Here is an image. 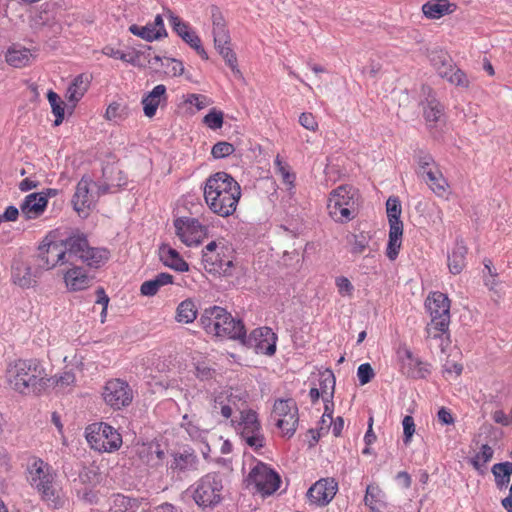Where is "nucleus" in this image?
Here are the masks:
<instances>
[{
    "label": "nucleus",
    "instance_id": "obj_47",
    "mask_svg": "<svg viewBox=\"0 0 512 512\" xmlns=\"http://www.w3.org/2000/svg\"><path fill=\"white\" fill-rule=\"evenodd\" d=\"M195 463V457L192 454H180L174 457V468L186 470L191 468Z\"/></svg>",
    "mask_w": 512,
    "mask_h": 512
},
{
    "label": "nucleus",
    "instance_id": "obj_48",
    "mask_svg": "<svg viewBox=\"0 0 512 512\" xmlns=\"http://www.w3.org/2000/svg\"><path fill=\"white\" fill-rule=\"evenodd\" d=\"M464 251L459 249L454 251L452 257L449 260V269L452 273L457 274L463 267Z\"/></svg>",
    "mask_w": 512,
    "mask_h": 512
},
{
    "label": "nucleus",
    "instance_id": "obj_1",
    "mask_svg": "<svg viewBox=\"0 0 512 512\" xmlns=\"http://www.w3.org/2000/svg\"><path fill=\"white\" fill-rule=\"evenodd\" d=\"M39 257L46 269L75 264L79 260L98 266L108 258L106 250L90 248L83 234L75 233L62 241L45 239L39 246Z\"/></svg>",
    "mask_w": 512,
    "mask_h": 512
},
{
    "label": "nucleus",
    "instance_id": "obj_56",
    "mask_svg": "<svg viewBox=\"0 0 512 512\" xmlns=\"http://www.w3.org/2000/svg\"><path fill=\"white\" fill-rule=\"evenodd\" d=\"M121 117L120 104L117 102L110 103L105 111L104 118L107 121H114Z\"/></svg>",
    "mask_w": 512,
    "mask_h": 512
},
{
    "label": "nucleus",
    "instance_id": "obj_46",
    "mask_svg": "<svg viewBox=\"0 0 512 512\" xmlns=\"http://www.w3.org/2000/svg\"><path fill=\"white\" fill-rule=\"evenodd\" d=\"M380 494L381 490L378 487L368 486L366 489L365 502L372 511L376 510L377 504L380 502Z\"/></svg>",
    "mask_w": 512,
    "mask_h": 512
},
{
    "label": "nucleus",
    "instance_id": "obj_54",
    "mask_svg": "<svg viewBox=\"0 0 512 512\" xmlns=\"http://www.w3.org/2000/svg\"><path fill=\"white\" fill-rule=\"evenodd\" d=\"M170 22L172 24L173 29L177 32V34L182 38L190 32V28L188 25L180 20V18L176 15H170Z\"/></svg>",
    "mask_w": 512,
    "mask_h": 512
},
{
    "label": "nucleus",
    "instance_id": "obj_32",
    "mask_svg": "<svg viewBox=\"0 0 512 512\" xmlns=\"http://www.w3.org/2000/svg\"><path fill=\"white\" fill-rule=\"evenodd\" d=\"M215 46L231 68H236L237 57L230 45L229 33H222L221 37L214 38Z\"/></svg>",
    "mask_w": 512,
    "mask_h": 512
},
{
    "label": "nucleus",
    "instance_id": "obj_11",
    "mask_svg": "<svg viewBox=\"0 0 512 512\" xmlns=\"http://www.w3.org/2000/svg\"><path fill=\"white\" fill-rule=\"evenodd\" d=\"M273 417L277 427L287 437L294 435L299 422L298 408L292 400L280 399L273 407Z\"/></svg>",
    "mask_w": 512,
    "mask_h": 512
},
{
    "label": "nucleus",
    "instance_id": "obj_37",
    "mask_svg": "<svg viewBox=\"0 0 512 512\" xmlns=\"http://www.w3.org/2000/svg\"><path fill=\"white\" fill-rule=\"evenodd\" d=\"M426 175L430 181L429 186L431 190L439 196L443 195L449 185L446 179L443 177L442 173L435 169L427 171Z\"/></svg>",
    "mask_w": 512,
    "mask_h": 512
},
{
    "label": "nucleus",
    "instance_id": "obj_49",
    "mask_svg": "<svg viewBox=\"0 0 512 512\" xmlns=\"http://www.w3.org/2000/svg\"><path fill=\"white\" fill-rule=\"evenodd\" d=\"M402 425H403L404 442L407 444L411 441V439L416 431V426H415L414 419L412 418V416H409V415L405 416L403 418Z\"/></svg>",
    "mask_w": 512,
    "mask_h": 512
},
{
    "label": "nucleus",
    "instance_id": "obj_22",
    "mask_svg": "<svg viewBox=\"0 0 512 512\" xmlns=\"http://www.w3.org/2000/svg\"><path fill=\"white\" fill-rule=\"evenodd\" d=\"M457 8V4L450 0H429L422 5L421 10L427 19L438 20L453 14Z\"/></svg>",
    "mask_w": 512,
    "mask_h": 512
},
{
    "label": "nucleus",
    "instance_id": "obj_38",
    "mask_svg": "<svg viewBox=\"0 0 512 512\" xmlns=\"http://www.w3.org/2000/svg\"><path fill=\"white\" fill-rule=\"evenodd\" d=\"M109 512H140L139 504L134 499L119 495L114 499Z\"/></svg>",
    "mask_w": 512,
    "mask_h": 512
},
{
    "label": "nucleus",
    "instance_id": "obj_4",
    "mask_svg": "<svg viewBox=\"0 0 512 512\" xmlns=\"http://www.w3.org/2000/svg\"><path fill=\"white\" fill-rule=\"evenodd\" d=\"M85 439L89 447L101 454H111L123 445L122 435L106 422H95L85 428Z\"/></svg>",
    "mask_w": 512,
    "mask_h": 512
},
{
    "label": "nucleus",
    "instance_id": "obj_41",
    "mask_svg": "<svg viewBox=\"0 0 512 512\" xmlns=\"http://www.w3.org/2000/svg\"><path fill=\"white\" fill-rule=\"evenodd\" d=\"M492 456V448L487 444H483L480 452L474 456L471 463L476 470L483 472L485 465L492 459Z\"/></svg>",
    "mask_w": 512,
    "mask_h": 512
},
{
    "label": "nucleus",
    "instance_id": "obj_19",
    "mask_svg": "<svg viewBox=\"0 0 512 512\" xmlns=\"http://www.w3.org/2000/svg\"><path fill=\"white\" fill-rule=\"evenodd\" d=\"M225 247L212 241L206 247L203 253L204 268L209 273H220L225 271L224 267H229L231 261L224 259Z\"/></svg>",
    "mask_w": 512,
    "mask_h": 512
},
{
    "label": "nucleus",
    "instance_id": "obj_58",
    "mask_svg": "<svg viewBox=\"0 0 512 512\" xmlns=\"http://www.w3.org/2000/svg\"><path fill=\"white\" fill-rule=\"evenodd\" d=\"M336 284L342 295L350 296L352 294L353 286L348 278L340 277L336 280Z\"/></svg>",
    "mask_w": 512,
    "mask_h": 512
},
{
    "label": "nucleus",
    "instance_id": "obj_15",
    "mask_svg": "<svg viewBox=\"0 0 512 512\" xmlns=\"http://www.w3.org/2000/svg\"><path fill=\"white\" fill-rule=\"evenodd\" d=\"M175 228L181 241L188 246L198 245L206 237V228L193 218L177 219Z\"/></svg>",
    "mask_w": 512,
    "mask_h": 512
},
{
    "label": "nucleus",
    "instance_id": "obj_7",
    "mask_svg": "<svg viewBox=\"0 0 512 512\" xmlns=\"http://www.w3.org/2000/svg\"><path fill=\"white\" fill-rule=\"evenodd\" d=\"M280 482V476L264 463H258L245 479L247 488L262 496L275 493L280 486Z\"/></svg>",
    "mask_w": 512,
    "mask_h": 512
},
{
    "label": "nucleus",
    "instance_id": "obj_51",
    "mask_svg": "<svg viewBox=\"0 0 512 512\" xmlns=\"http://www.w3.org/2000/svg\"><path fill=\"white\" fill-rule=\"evenodd\" d=\"M369 244V237L364 234L355 235L352 242V253H363Z\"/></svg>",
    "mask_w": 512,
    "mask_h": 512
},
{
    "label": "nucleus",
    "instance_id": "obj_10",
    "mask_svg": "<svg viewBox=\"0 0 512 512\" xmlns=\"http://www.w3.org/2000/svg\"><path fill=\"white\" fill-rule=\"evenodd\" d=\"M353 203V193L348 186H339L330 193L328 199L329 215L339 223H345L352 219L350 205Z\"/></svg>",
    "mask_w": 512,
    "mask_h": 512
},
{
    "label": "nucleus",
    "instance_id": "obj_50",
    "mask_svg": "<svg viewBox=\"0 0 512 512\" xmlns=\"http://www.w3.org/2000/svg\"><path fill=\"white\" fill-rule=\"evenodd\" d=\"M335 387L334 375L330 372L325 373L321 376V387L320 391L322 395L332 394Z\"/></svg>",
    "mask_w": 512,
    "mask_h": 512
},
{
    "label": "nucleus",
    "instance_id": "obj_39",
    "mask_svg": "<svg viewBox=\"0 0 512 512\" xmlns=\"http://www.w3.org/2000/svg\"><path fill=\"white\" fill-rule=\"evenodd\" d=\"M47 99L49 101V104L51 106L52 112L55 115V121L54 125L59 126L63 120H64V107L63 102L61 101L60 97L57 93L50 90L47 93Z\"/></svg>",
    "mask_w": 512,
    "mask_h": 512
},
{
    "label": "nucleus",
    "instance_id": "obj_8",
    "mask_svg": "<svg viewBox=\"0 0 512 512\" xmlns=\"http://www.w3.org/2000/svg\"><path fill=\"white\" fill-rule=\"evenodd\" d=\"M133 398V390L125 380L110 379L103 387L102 399L107 406L115 411L128 407Z\"/></svg>",
    "mask_w": 512,
    "mask_h": 512
},
{
    "label": "nucleus",
    "instance_id": "obj_62",
    "mask_svg": "<svg viewBox=\"0 0 512 512\" xmlns=\"http://www.w3.org/2000/svg\"><path fill=\"white\" fill-rule=\"evenodd\" d=\"M185 103L194 105L197 110H202L205 107L204 98L197 94H190L186 97Z\"/></svg>",
    "mask_w": 512,
    "mask_h": 512
},
{
    "label": "nucleus",
    "instance_id": "obj_24",
    "mask_svg": "<svg viewBox=\"0 0 512 512\" xmlns=\"http://www.w3.org/2000/svg\"><path fill=\"white\" fill-rule=\"evenodd\" d=\"M166 101V87L163 84L155 86L143 99V113L147 118L156 115L158 107Z\"/></svg>",
    "mask_w": 512,
    "mask_h": 512
},
{
    "label": "nucleus",
    "instance_id": "obj_27",
    "mask_svg": "<svg viewBox=\"0 0 512 512\" xmlns=\"http://www.w3.org/2000/svg\"><path fill=\"white\" fill-rule=\"evenodd\" d=\"M47 206V198L40 193H32L28 195L21 205L23 215L28 218L39 216Z\"/></svg>",
    "mask_w": 512,
    "mask_h": 512
},
{
    "label": "nucleus",
    "instance_id": "obj_2",
    "mask_svg": "<svg viewBox=\"0 0 512 512\" xmlns=\"http://www.w3.org/2000/svg\"><path fill=\"white\" fill-rule=\"evenodd\" d=\"M203 195L206 205L214 214L228 217L237 209L241 187L231 175L217 172L206 180Z\"/></svg>",
    "mask_w": 512,
    "mask_h": 512
},
{
    "label": "nucleus",
    "instance_id": "obj_12",
    "mask_svg": "<svg viewBox=\"0 0 512 512\" xmlns=\"http://www.w3.org/2000/svg\"><path fill=\"white\" fill-rule=\"evenodd\" d=\"M426 306L432 323L442 332L448 329L450 323V300L441 292H433L426 300Z\"/></svg>",
    "mask_w": 512,
    "mask_h": 512
},
{
    "label": "nucleus",
    "instance_id": "obj_61",
    "mask_svg": "<svg viewBox=\"0 0 512 512\" xmlns=\"http://www.w3.org/2000/svg\"><path fill=\"white\" fill-rule=\"evenodd\" d=\"M213 32L214 38L221 37L222 33H228V31L225 29V23L221 16L214 17Z\"/></svg>",
    "mask_w": 512,
    "mask_h": 512
},
{
    "label": "nucleus",
    "instance_id": "obj_53",
    "mask_svg": "<svg viewBox=\"0 0 512 512\" xmlns=\"http://www.w3.org/2000/svg\"><path fill=\"white\" fill-rule=\"evenodd\" d=\"M97 294V300L96 303L102 305V312H101V323L105 322L106 315H107V308L109 304V297L106 295L103 288H98L96 291Z\"/></svg>",
    "mask_w": 512,
    "mask_h": 512
},
{
    "label": "nucleus",
    "instance_id": "obj_59",
    "mask_svg": "<svg viewBox=\"0 0 512 512\" xmlns=\"http://www.w3.org/2000/svg\"><path fill=\"white\" fill-rule=\"evenodd\" d=\"M242 436L251 447L259 448L263 446L264 438L259 431L253 434H243Z\"/></svg>",
    "mask_w": 512,
    "mask_h": 512
},
{
    "label": "nucleus",
    "instance_id": "obj_29",
    "mask_svg": "<svg viewBox=\"0 0 512 512\" xmlns=\"http://www.w3.org/2000/svg\"><path fill=\"white\" fill-rule=\"evenodd\" d=\"M159 253L164 265L180 272H186L189 270L187 262H185L179 253L169 245L162 244L160 246Z\"/></svg>",
    "mask_w": 512,
    "mask_h": 512
},
{
    "label": "nucleus",
    "instance_id": "obj_30",
    "mask_svg": "<svg viewBox=\"0 0 512 512\" xmlns=\"http://www.w3.org/2000/svg\"><path fill=\"white\" fill-rule=\"evenodd\" d=\"M31 59V53L28 49L18 46H10L5 53V61L14 68L26 66Z\"/></svg>",
    "mask_w": 512,
    "mask_h": 512
},
{
    "label": "nucleus",
    "instance_id": "obj_36",
    "mask_svg": "<svg viewBox=\"0 0 512 512\" xmlns=\"http://www.w3.org/2000/svg\"><path fill=\"white\" fill-rule=\"evenodd\" d=\"M492 473L495 477L496 484L499 487H506L512 475V463L504 462L495 464L492 467Z\"/></svg>",
    "mask_w": 512,
    "mask_h": 512
},
{
    "label": "nucleus",
    "instance_id": "obj_42",
    "mask_svg": "<svg viewBox=\"0 0 512 512\" xmlns=\"http://www.w3.org/2000/svg\"><path fill=\"white\" fill-rule=\"evenodd\" d=\"M275 165L277 167V172L281 175L284 184L287 186L288 190H293L295 184V175L291 173L289 166L283 162V160L277 156L275 158Z\"/></svg>",
    "mask_w": 512,
    "mask_h": 512
},
{
    "label": "nucleus",
    "instance_id": "obj_35",
    "mask_svg": "<svg viewBox=\"0 0 512 512\" xmlns=\"http://www.w3.org/2000/svg\"><path fill=\"white\" fill-rule=\"evenodd\" d=\"M197 317V308L192 300L181 302L177 308V321L185 324L192 323Z\"/></svg>",
    "mask_w": 512,
    "mask_h": 512
},
{
    "label": "nucleus",
    "instance_id": "obj_20",
    "mask_svg": "<svg viewBox=\"0 0 512 512\" xmlns=\"http://www.w3.org/2000/svg\"><path fill=\"white\" fill-rule=\"evenodd\" d=\"M245 400L243 397L235 393L231 388H226L215 394L213 400V408L219 409L221 415L225 419H229L234 410H239L240 405H243Z\"/></svg>",
    "mask_w": 512,
    "mask_h": 512
},
{
    "label": "nucleus",
    "instance_id": "obj_25",
    "mask_svg": "<svg viewBox=\"0 0 512 512\" xmlns=\"http://www.w3.org/2000/svg\"><path fill=\"white\" fill-rule=\"evenodd\" d=\"M89 85L90 79L84 74H79L72 80L65 94V98L71 108H75L77 103L84 97Z\"/></svg>",
    "mask_w": 512,
    "mask_h": 512
},
{
    "label": "nucleus",
    "instance_id": "obj_34",
    "mask_svg": "<svg viewBox=\"0 0 512 512\" xmlns=\"http://www.w3.org/2000/svg\"><path fill=\"white\" fill-rule=\"evenodd\" d=\"M239 426L241 427L242 435L258 432L260 430V423L258 421L256 412L252 410L242 411Z\"/></svg>",
    "mask_w": 512,
    "mask_h": 512
},
{
    "label": "nucleus",
    "instance_id": "obj_63",
    "mask_svg": "<svg viewBox=\"0 0 512 512\" xmlns=\"http://www.w3.org/2000/svg\"><path fill=\"white\" fill-rule=\"evenodd\" d=\"M103 54L110 58H116V59H120L122 61L127 60V55L125 53L121 52L120 50L111 48V47L104 48Z\"/></svg>",
    "mask_w": 512,
    "mask_h": 512
},
{
    "label": "nucleus",
    "instance_id": "obj_28",
    "mask_svg": "<svg viewBox=\"0 0 512 512\" xmlns=\"http://www.w3.org/2000/svg\"><path fill=\"white\" fill-rule=\"evenodd\" d=\"M76 381V375L72 371H65L60 375H55L51 377H47L44 374V378L41 381V388L64 390L75 386Z\"/></svg>",
    "mask_w": 512,
    "mask_h": 512
},
{
    "label": "nucleus",
    "instance_id": "obj_43",
    "mask_svg": "<svg viewBox=\"0 0 512 512\" xmlns=\"http://www.w3.org/2000/svg\"><path fill=\"white\" fill-rule=\"evenodd\" d=\"M203 123L211 130H218L223 127L224 114L222 111L211 109L203 118Z\"/></svg>",
    "mask_w": 512,
    "mask_h": 512
},
{
    "label": "nucleus",
    "instance_id": "obj_60",
    "mask_svg": "<svg viewBox=\"0 0 512 512\" xmlns=\"http://www.w3.org/2000/svg\"><path fill=\"white\" fill-rule=\"evenodd\" d=\"M438 420L443 425H453L455 423V419L452 413L445 407H441L437 412Z\"/></svg>",
    "mask_w": 512,
    "mask_h": 512
},
{
    "label": "nucleus",
    "instance_id": "obj_14",
    "mask_svg": "<svg viewBox=\"0 0 512 512\" xmlns=\"http://www.w3.org/2000/svg\"><path fill=\"white\" fill-rule=\"evenodd\" d=\"M222 482L215 476L204 477L194 493V500L199 506L212 507L221 501Z\"/></svg>",
    "mask_w": 512,
    "mask_h": 512
},
{
    "label": "nucleus",
    "instance_id": "obj_13",
    "mask_svg": "<svg viewBox=\"0 0 512 512\" xmlns=\"http://www.w3.org/2000/svg\"><path fill=\"white\" fill-rule=\"evenodd\" d=\"M29 475L32 485L37 488L45 499H54V475L47 463L41 459L34 460L29 469Z\"/></svg>",
    "mask_w": 512,
    "mask_h": 512
},
{
    "label": "nucleus",
    "instance_id": "obj_40",
    "mask_svg": "<svg viewBox=\"0 0 512 512\" xmlns=\"http://www.w3.org/2000/svg\"><path fill=\"white\" fill-rule=\"evenodd\" d=\"M443 115V109L440 103L432 97L427 101L426 106L424 107V116L428 122L436 123L438 122Z\"/></svg>",
    "mask_w": 512,
    "mask_h": 512
},
{
    "label": "nucleus",
    "instance_id": "obj_16",
    "mask_svg": "<svg viewBox=\"0 0 512 512\" xmlns=\"http://www.w3.org/2000/svg\"><path fill=\"white\" fill-rule=\"evenodd\" d=\"M277 336L269 327L255 329L249 338V346L255 353L272 356L276 351Z\"/></svg>",
    "mask_w": 512,
    "mask_h": 512
},
{
    "label": "nucleus",
    "instance_id": "obj_17",
    "mask_svg": "<svg viewBox=\"0 0 512 512\" xmlns=\"http://www.w3.org/2000/svg\"><path fill=\"white\" fill-rule=\"evenodd\" d=\"M337 482L332 478L318 480L307 492L309 501L317 506H325L337 493Z\"/></svg>",
    "mask_w": 512,
    "mask_h": 512
},
{
    "label": "nucleus",
    "instance_id": "obj_44",
    "mask_svg": "<svg viewBox=\"0 0 512 512\" xmlns=\"http://www.w3.org/2000/svg\"><path fill=\"white\" fill-rule=\"evenodd\" d=\"M235 151V148L233 144L222 141L216 143L211 150V154L215 159H222L225 158L231 154H233Z\"/></svg>",
    "mask_w": 512,
    "mask_h": 512
},
{
    "label": "nucleus",
    "instance_id": "obj_21",
    "mask_svg": "<svg viewBox=\"0 0 512 512\" xmlns=\"http://www.w3.org/2000/svg\"><path fill=\"white\" fill-rule=\"evenodd\" d=\"M65 287L70 292H77L86 289L89 286L90 279L86 271L75 264H68L63 272Z\"/></svg>",
    "mask_w": 512,
    "mask_h": 512
},
{
    "label": "nucleus",
    "instance_id": "obj_23",
    "mask_svg": "<svg viewBox=\"0 0 512 512\" xmlns=\"http://www.w3.org/2000/svg\"><path fill=\"white\" fill-rule=\"evenodd\" d=\"M130 32L146 41H155L167 35L164 21L161 15H157L153 23H149L143 27L132 25Z\"/></svg>",
    "mask_w": 512,
    "mask_h": 512
},
{
    "label": "nucleus",
    "instance_id": "obj_55",
    "mask_svg": "<svg viewBox=\"0 0 512 512\" xmlns=\"http://www.w3.org/2000/svg\"><path fill=\"white\" fill-rule=\"evenodd\" d=\"M195 370L196 377L201 381L209 380L214 375V369L203 363L197 364Z\"/></svg>",
    "mask_w": 512,
    "mask_h": 512
},
{
    "label": "nucleus",
    "instance_id": "obj_26",
    "mask_svg": "<svg viewBox=\"0 0 512 512\" xmlns=\"http://www.w3.org/2000/svg\"><path fill=\"white\" fill-rule=\"evenodd\" d=\"M164 66V73L172 76L179 77L184 73V66L181 61L173 59V58H164L162 59L159 56H153L147 59L148 66L153 69L155 72H158L160 69L158 64Z\"/></svg>",
    "mask_w": 512,
    "mask_h": 512
},
{
    "label": "nucleus",
    "instance_id": "obj_5",
    "mask_svg": "<svg viewBox=\"0 0 512 512\" xmlns=\"http://www.w3.org/2000/svg\"><path fill=\"white\" fill-rule=\"evenodd\" d=\"M45 370L39 363L31 360H18L10 366L8 379L15 390L24 393L32 387L41 390V381Z\"/></svg>",
    "mask_w": 512,
    "mask_h": 512
},
{
    "label": "nucleus",
    "instance_id": "obj_18",
    "mask_svg": "<svg viewBox=\"0 0 512 512\" xmlns=\"http://www.w3.org/2000/svg\"><path fill=\"white\" fill-rule=\"evenodd\" d=\"M434 65L438 75L449 83L462 88L469 86V81L464 72L457 68L450 58L439 55L435 59Z\"/></svg>",
    "mask_w": 512,
    "mask_h": 512
},
{
    "label": "nucleus",
    "instance_id": "obj_6",
    "mask_svg": "<svg viewBox=\"0 0 512 512\" xmlns=\"http://www.w3.org/2000/svg\"><path fill=\"white\" fill-rule=\"evenodd\" d=\"M402 207L396 197H389L386 201V214L389 223L388 244L386 249L387 257L395 260L402 245L404 224L401 221Z\"/></svg>",
    "mask_w": 512,
    "mask_h": 512
},
{
    "label": "nucleus",
    "instance_id": "obj_3",
    "mask_svg": "<svg viewBox=\"0 0 512 512\" xmlns=\"http://www.w3.org/2000/svg\"><path fill=\"white\" fill-rule=\"evenodd\" d=\"M201 323L208 333L221 338L243 339L246 334L242 322L218 306L206 309Z\"/></svg>",
    "mask_w": 512,
    "mask_h": 512
},
{
    "label": "nucleus",
    "instance_id": "obj_57",
    "mask_svg": "<svg viewBox=\"0 0 512 512\" xmlns=\"http://www.w3.org/2000/svg\"><path fill=\"white\" fill-rule=\"evenodd\" d=\"M300 124L308 130H316L318 124L315 117L311 113H302L299 118Z\"/></svg>",
    "mask_w": 512,
    "mask_h": 512
},
{
    "label": "nucleus",
    "instance_id": "obj_31",
    "mask_svg": "<svg viewBox=\"0 0 512 512\" xmlns=\"http://www.w3.org/2000/svg\"><path fill=\"white\" fill-rule=\"evenodd\" d=\"M12 279L14 284L21 288H29L35 285L36 280L31 268L25 264L17 263L12 267Z\"/></svg>",
    "mask_w": 512,
    "mask_h": 512
},
{
    "label": "nucleus",
    "instance_id": "obj_64",
    "mask_svg": "<svg viewBox=\"0 0 512 512\" xmlns=\"http://www.w3.org/2000/svg\"><path fill=\"white\" fill-rule=\"evenodd\" d=\"M493 419L496 423L501 424L503 426H508L511 424V420L508 416L501 410H497L493 414Z\"/></svg>",
    "mask_w": 512,
    "mask_h": 512
},
{
    "label": "nucleus",
    "instance_id": "obj_45",
    "mask_svg": "<svg viewBox=\"0 0 512 512\" xmlns=\"http://www.w3.org/2000/svg\"><path fill=\"white\" fill-rule=\"evenodd\" d=\"M182 39L188 43L192 48H194L197 53L205 60L208 59V54L205 51V49L201 45L200 38L196 35V33L192 30L188 32L185 37H182Z\"/></svg>",
    "mask_w": 512,
    "mask_h": 512
},
{
    "label": "nucleus",
    "instance_id": "obj_52",
    "mask_svg": "<svg viewBox=\"0 0 512 512\" xmlns=\"http://www.w3.org/2000/svg\"><path fill=\"white\" fill-rule=\"evenodd\" d=\"M357 375L360 384L365 385L373 378L374 372L369 363H364L358 367Z\"/></svg>",
    "mask_w": 512,
    "mask_h": 512
},
{
    "label": "nucleus",
    "instance_id": "obj_33",
    "mask_svg": "<svg viewBox=\"0 0 512 512\" xmlns=\"http://www.w3.org/2000/svg\"><path fill=\"white\" fill-rule=\"evenodd\" d=\"M172 282V275L168 273H161L155 279L144 282L141 285L140 291L144 296H153L161 286L171 284Z\"/></svg>",
    "mask_w": 512,
    "mask_h": 512
},
{
    "label": "nucleus",
    "instance_id": "obj_9",
    "mask_svg": "<svg viewBox=\"0 0 512 512\" xmlns=\"http://www.w3.org/2000/svg\"><path fill=\"white\" fill-rule=\"evenodd\" d=\"M98 198L99 186L90 178L82 177L72 200L74 210L80 217L86 218L95 207Z\"/></svg>",
    "mask_w": 512,
    "mask_h": 512
}]
</instances>
